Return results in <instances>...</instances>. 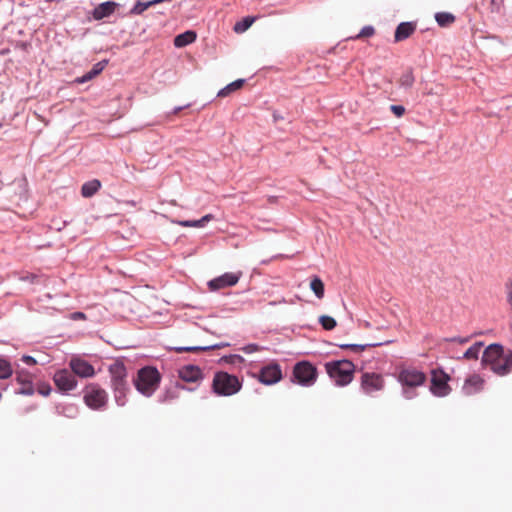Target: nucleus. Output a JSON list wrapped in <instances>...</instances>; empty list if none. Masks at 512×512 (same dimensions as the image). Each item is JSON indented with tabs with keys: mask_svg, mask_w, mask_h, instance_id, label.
<instances>
[{
	"mask_svg": "<svg viewBox=\"0 0 512 512\" xmlns=\"http://www.w3.org/2000/svg\"><path fill=\"white\" fill-rule=\"evenodd\" d=\"M414 81H415L414 75H413L412 71L409 70V71L404 72L401 75V77L399 79V84L401 87L411 88L414 84Z\"/></svg>",
	"mask_w": 512,
	"mask_h": 512,
	"instance_id": "31",
	"label": "nucleus"
},
{
	"mask_svg": "<svg viewBox=\"0 0 512 512\" xmlns=\"http://www.w3.org/2000/svg\"><path fill=\"white\" fill-rule=\"evenodd\" d=\"M161 375L155 367L141 368L134 380L136 389L144 396L150 397L159 387Z\"/></svg>",
	"mask_w": 512,
	"mask_h": 512,
	"instance_id": "3",
	"label": "nucleus"
},
{
	"mask_svg": "<svg viewBox=\"0 0 512 512\" xmlns=\"http://www.w3.org/2000/svg\"><path fill=\"white\" fill-rule=\"evenodd\" d=\"M101 188V182L98 179L85 182L81 187V195L85 198L92 197Z\"/></svg>",
	"mask_w": 512,
	"mask_h": 512,
	"instance_id": "20",
	"label": "nucleus"
},
{
	"mask_svg": "<svg viewBox=\"0 0 512 512\" xmlns=\"http://www.w3.org/2000/svg\"><path fill=\"white\" fill-rule=\"evenodd\" d=\"M375 34V29L372 26H365L361 29L359 34L355 37V39L371 37Z\"/></svg>",
	"mask_w": 512,
	"mask_h": 512,
	"instance_id": "35",
	"label": "nucleus"
},
{
	"mask_svg": "<svg viewBox=\"0 0 512 512\" xmlns=\"http://www.w3.org/2000/svg\"><path fill=\"white\" fill-rule=\"evenodd\" d=\"M54 383L60 391L68 392L76 388L77 380L73 372L66 369L57 371L53 377Z\"/></svg>",
	"mask_w": 512,
	"mask_h": 512,
	"instance_id": "13",
	"label": "nucleus"
},
{
	"mask_svg": "<svg viewBox=\"0 0 512 512\" xmlns=\"http://www.w3.org/2000/svg\"><path fill=\"white\" fill-rule=\"evenodd\" d=\"M417 28V24L415 22H402L400 23L395 30L394 33V41L401 42L409 38Z\"/></svg>",
	"mask_w": 512,
	"mask_h": 512,
	"instance_id": "16",
	"label": "nucleus"
},
{
	"mask_svg": "<svg viewBox=\"0 0 512 512\" xmlns=\"http://www.w3.org/2000/svg\"><path fill=\"white\" fill-rule=\"evenodd\" d=\"M390 110L397 117H402L405 113V108H404V106H401V105H391Z\"/></svg>",
	"mask_w": 512,
	"mask_h": 512,
	"instance_id": "37",
	"label": "nucleus"
},
{
	"mask_svg": "<svg viewBox=\"0 0 512 512\" xmlns=\"http://www.w3.org/2000/svg\"><path fill=\"white\" fill-rule=\"evenodd\" d=\"M242 276V272H227L208 282L211 291L221 290L227 287L235 286Z\"/></svg>",
	"mask_w": 512,
	"mask_h": 512,
	"instance_id": "11",
	"label": "nucleus"
},
{
	"mask_svg": "<svg viewBox=\"0 0 512 512\" xmlns=\"http://www.w3.org/2000/svg\"><path fill=\"white\" fill-rule=\"evenodd\" d=\"M196 33L194 31H186L184 33H181L177 35L174 38V45L178 48L185 47L191 43H193L196 40Z\"/></svg>",
	"mask_w": 512,
	"mask_h": 512,
	"instance_id": "19",
	"label": "nucleus"
},
{
	"mask_svg": "<svg viewBox=\"0 0 512 512\" xmlns=\"http://www.w3.org/2000/svg\"><path fill=\"white\" fill-rule=\"evenodd\" d=\"M469 340H470L469 337H465V338H452V339H450V341H455V342H458L460 344L467 343Z\"/></svg>",
	"mask_w": 512,
	"mask_h": 512,
	"instance_id": "41",
	"label": "nucleus"
},
{
	"mask_svg": "<svg viewBox=\"0 0 512 512\" xmlns=\"http://www.w3.org/2000/svg\"><path fill=\"white\" fill-rule=\"evenodd\" d=\"M181 110H182V107H178V108H176V109L174 110V112H173V113H174V114H177V113H179Z\"/></svg>",
	"mask_w": 512,
	"mask_h": 512,
	"instance_id": "43",
	"label": "nucleus"
},
{
	"mask_svg": "<svg viewBox=\"0 0 512 512\" xmlns=\"http://www.w3.org/2000/svg\"><path fill=\"white\" fill-rule=\"evenodd\" d=\"M212 219H213V215L207 214L199 220H194V221L184 220V221H178L177 223L182 227H197V228H199V227H203L206 223H208Z\"/></svg>",
	"mask_w": 512,
	"mask_h": 512,
	"instance_id": "22",
	"label": "nucleus"
},
{
	"mask_svg": "<svg viewBox=\"0 0 512 512\" xmlns=\"http://www.w3.org/2000/svg\"><path fill=\"white\" fill-rule=\"evenodd\" d=\"M482 364L500 375H506L512 370V351H504L500 344L489 345L483 353Z\"/></svg>",
	"mask_w": 512,
	"mask_h": 512,
	"instance_id": "1",
	"label": "nucleus"
},
{
	"mask_svg": "<svg viewBox=\"0 0 512 512\" xmlns=\"http://www.w3.org/2000/svg\"><path fill=\"white\" fill-rule=\"evenodd\" d=\"M13 374V368L10 362L6 359L0 358V379H8Z\"/></svg>",
	"mask_w": 512,
	"mask_h": 512,
	"instance_id": "27",
	"label": "nucleus"
},
{
	"mask_svg": "<svg viewBox=\"0 0 512 512\" xmlns=\"http://www.w3.org/2000/svg\"><path fill=\"white\" fill-rule=\"evenodd\" d=\"M326 370L336 384L344 386L353 379L354 364L349 360L329 362L326 364Z\"/></svg>",
	"mask_w": 512,
	"mask_h": 512,
	"instance_id": "5",
	"label": "nucleus"
},
{
	"mask_svg": "<svg viewBox=\"0 0 512 512\" xmlns=\"http://www.w3.org/2000/svg\"><path fill=\"white\" fill-rule=\"evenodd\" d=\"M154 6L153 1L141 2L137 1L135 5L130 10L131 15H141L144 11H146L149 7Z\"/></svg>",
	"mask_w": 512,
	"mask_h": 512,
	"instance_id": "29",
	"label": "nucleus"
},
{
	"mask_svg": "<svg viewBox=\"0 0 512 512\" xmlns=\"http://www.w3.org/2000/svg\"><path fill=\"white\" fill-rule=\"evenodd\" d=\"M258 380L265 385H272L282 379L280 365L273 362L261 368L257 376Z\"/></svg>",
	"mask_w": 512,
	"mask_h": 512,
	"instance_id": "12",
	"label": "nucleus"
},
{
	"mask_svg": "<svg viewBox=\"0 0 512 512\" xmlns=\"http://www.w3.org/2000/svg\"><path fill=\"white\" fill-rule=\"evenodd\" d=\"M244 83H245L244 79H238V80L228 84L227 86H225L218 92V97L229 96L231 93L241 89L243 87Z\"/></svg>",
	"mask_w": 512,
	"mask_h": 512,
	"instance_id": "21",
	"label": "nucleus"
},
{
	"mask_svg": "<svg viewBox=\"0 0 512 512\" xmlns=\"http://www.w3.org/2000/svg\"><path fill=\"white\" fill-rule=\"evenodd\" d=\"M293 378L302 386H311L316 382L317 369L308 361L298 362L293 368Z\"/></svg>",
	"mask_w": 512,
	"mask_h": 512,
	"instance_id": "8",
	"label": "nucleus"
},
{
	"mask_svg": "<svg viewBox=\"0 0 512 512\" xmlns=\"http://www.w3.org/2000/svg\"><path fill=\"white\" fill-rule=\"evenodd\" d=\"M22 361L24 363H26L27 365H30V366H33V365H36L37 364V361L35 358H33L32 356H29V355H24L22 357Z\"/></svg>",
	"mask_w": 512,
	"mask_h": 512,
	"instance_id": "40",
	"label": "nucleus"
},
{
	"mask_svg": "<svg viewBox=\"0 0 512 512\" xmlns=\"http://www.w3.org/2000/svg\"><path fill=\"white\" fill-rule=\"evenodd\" d=\"M426 379L425 373L416 368H403L398 375V380L403 386V393L407 399L413 397L410 389L423 385Z\"/></svg>",
	"mask_w": 512,
	"mask_h": 512,
	"instance_id": "6",
	"label": "nucleus"
},
{
	"mask_svg": "<svg viewBox=\"0 0 512 512\" xmlns=\"http://www.w3.org/2000/svg\"><path fill=\"white\" fill-rule=\"evenodd\" d=\"M69 367L74 375L81 378H90L95 374L94 367L81 358H72L69 362Z\"/></svg>",
	"mask_w": 512,
	"mask_h": 512,
	"instance_id": "14",
	"label": "nucleus"
},
{
	"mask_svg": "<svg viewBox=\"0 0 512 512\" xmlns=\"http://www.w3.org/2000/svg\"><path fill=\"white\" fill-rule=\"evenodd\" d=\"M241 350L246 353V354H251V353H254V352H258V351H261L262 350V347H260L259 345L257 344H248L244 347L241 348Z\"/></svg>",
	"mask_w": 512,
	"mask_h": 512,
	"instance_id": "36",
	"label": "nucleus"
},
{
	"mask_svg": "<svg viewBox=\"0 0 512 512\" xmlns=\"http://www.w3.org/2000/svg\"><path fill=\"white\" fill-rule=\"evenodd\" d=\"M225 346H227V344L214 345V346H210V347H197V346H194V347H176L175 351L177 353L196 352V351H206V350H210V349L221 348V347H225Z\"/></svg>",
	"mask_w": 512,
	"mask_h": 512,
	"instance_id": "30",
	"label": "nucleus"
},
{
	"mask_svg": "<svg viewBox=\"0 0 512 512\" xmlns=\"http://www.w3.org/2000/svg\"><path fill=\"white\" fill-rule=\"evenodd\" d=\"M450 377L443 370H433L431 377V392L437 397L447 396L451 388L448 385Z\"/></svg>",
	"mask_w": 512,
	"mask_h": 512,
	"instance_id": "9",
	"label": "nucleus"
},
{
	"mask_svg": "<svg viewBox=\"0 0 512 512\" xmlns=\"http://www.w3.org/2000/svg\"><path fill=\"white\" fill-rule=\"evenodd\" d=\"M378 343L375 344H340V348L342 349H350L355 353H359L364 351L367 347H375L378 346Z\"/></svg>",
	"mask_w": 512,
	"mask_h": 512,
	"instance_id": "33",
	"label": "nucleus"
},
{
	"mask_svg": "<svg viewBox=\"0 0 512 512\" xmlns=\"http://www.w3.org/2000/svg\"><path fill=\"white\" fill-rule=\"evenodd\" d=\"M16 381L21 385L18 393L23 395H33L34 387L32 383V375L26 370L16 371Z\"/></svg>",
	"mask_w": 512,
	"mask_h": 512,
	"instance_id": "15",
	"label": "nucleus"
},
{
	"mask_svg": "<svg viewBox=\"0 0 512 512\" xmlns=\"http://www.w3.org/2000/svg\"><path fill=\"white\" fill-rule=\"evenodd\" d=\"M212 388L217 395L231 396L241 390L242 382L237 376L220 371L214 375Z\"/></svg>",
	"mask_w": 512,
	"mask_h": 512,
	"instance_id": "4",
	"label": "nucleus"
},
{
	"mask_svg": "<svg viewBox=\"0 0 512 512\" xmlns=\"http://www.w3.org/2000/svg\"><path fill=\"white\" fill-rule=\"evenodd\" d=\"M319 323L321 324L323 329L327 331L333 330L337 325L336 320L328 315H321L319 317Z\"/></svg>",
	"mask_w": 512,
	"mask_h": 512,
	"instance_id": "32",
	"label": "nucleus"
},
{
	"mask_svg": "<svg viewBox=\"0 0 512 512\" xmlns=\"http://www.w3.org/2000/svg\"><path fill=\"white\" fill-rule=\"evenodd\" d=\"M105 65H106V62L105 61H102V62H98L96 63L92 70L87 72L85 75H83L80 79H79V82L80 83H84L86 81H89L91 80L92 78H94L95 76H97L98 74H100L103 69L105 68Z\"/></svg>",
	"mask_w": 512,
	"mask_h": 512,
	"instance_id": "24",
	"label": "nucleus"
},
{
	"mask_svg": "<svg viewBox=\"0 0 512 512\" xmlns=\"http://www.w3.org/2000/svg\"><path fill=\"white\" fill-rule=\"evenodd\" d=\"M506 289H507V301L512 309V283H507L506 284Z\"/></svg>",
	"mask_w": 512,
	"mask_h": 512,
	"instance_id": "39",
	"label": "nucleus"
},
{
	"mask_svg": "<svg viewBox=\"0 0 512 512\" xmlns=\"http://www.w3.org/2000/svg\"><path fill=\"white\" fill-rule=\"evenodd\" d=\"M310 288L318 299L324 297V283L318 276H314L311 279Z\"/></svg>",
	"mask_w": 512,
	"mask_h": 512,
	"instance_id": "25",
	"label": "nucleus"
},
{
	"mask_svg": "<svg viewBox=\"0 0 512 512\" xmlns=\"http://www.w3.org/2000/svg\"><path fill=\"white\" fill-rule=\"evenodd\" d=\"M179 377L185 382H197L202 379V371L194 365H187L179 369Z\"/></svg>",
	"mask_w": 512,
	"mask_h": 512,
	"instance_id": "17",
	"label": "nucleus"
},
{
	"mask_svg": "<svg viewBox=\"0 0 512 512\" xmlns=\"http://www.w3.org/2000/svg\"><path fill=\"white\" fill-rule=\"evenodd\" d=\"M482 347L483 342H476L466 350V352L463 355V358L467 360H477Z\"/></svg>",
	"mask_w": 512,
	"mask_h": 512,
	"instance_id": "26",
	"label": "nucleus"
},
{
	"mask_svg": "<svg viewBox=\"0 0 512 512\" xmlns=\"http://www.w3.org/2000/svg\"><path fill=\"white\" fill-rule=\"evenodd\" d=\"M361 389L365 394L372 395L384 388V379L377 373H363L360 381Z\"/></svg>",
	"mask_w": 512,
	"mask_h": 512,
	"instance_id": "10",
	"label": "nucleus"
},
{
	"mask_svg": "<svg viewBox=\"0 0 512 512\" xmlns=\"http://www.w3.org/2000/svg\"><path fill=\"white\" fill-rule=\"evenodd\" d=\"M118 6L115 2H103L99 4L95 9L93 10V17L96 20H101L105 17L110 16L114 13L116 7Z\"/></svg>",
	"mask_w": 512,
	"mask_h": 512,
	"instance_id": "18",
	"label": "nucleus"
},
{
	"mask_svg": "<svg viewBox=\"0 0 512 512\" xmlns=\"http://www.w3.org/2000/svg\"><path fill=\"white\" fill-rule=\"evenodd\" d=\"M84 317H85V315L81 312H77L74 314V318H84Z\"/></svg>",
	"mask_w": 512,
	"mask_h": 512,
	"instance_id": "42",
	"label": "nucleus"
},
{
	"mask_svg": "<svg viewBox=\"0 0 512 512\" xmlns=\"http://www.w3.org/2000/svg\"><path fill=\"white\" fill-rule=\"evenodd\" d=\"M255 17H245L241 22H237L234 26V31L236 33H243L247 29L251 27V25L254 23Z\"/></svg>",
	"mask_w": 512,
	"mask_h": 512,
	"instance_id": "28",
	"label": "nucleus"
},
{
	"mask_svg": "<svg viewBox=\"0 0 512 512\" xmlns=\"http://www.w3.org/2000/svg\"><path fill=\"white\" fill-rule=\"evenodd\" d=\"M84 403L93 410H100L107 404V392L98 384H89L83 390Z\"/></svg>",
	"mask_w": 512,
	"mask_h": 512,
	"instance_id": "7",
	"label": "nucleus"
},
{
	"mask_svg": "<svg viewBox=\"0 0 512 512\" xmlns=\"http://www.w3.org/2000/svg\"><path fill=\"white\" fill-rule=\"evenodd\" d=\"M109 373L115 401L119 406H124L129 391L127 369L122 361L117 360L109 366Z\"/></svg>",
	"mask_w": 512,
	"mask_h": 512,
	"instance_id": "2",
	"label": "nucleus"
},
{
	"mask_svg": "<svg viewBox=\"0 0 512 512\" xmlns=\"http://www.w3.org/2000/svg\"><path fill=\"white\" fill-rule=\"evenodd\" d=\"M435 20L441 27H447L455 22V16L448 12H438L435 14Z\"/></svg>",
	"mask_w": 512,
	"mask_h": 512,
	"instance_id": "23",
	"label": "nucleus"
},
{
	"mask_svg": "<svg viewBox=\"0 0 512 512\" xmlns=\"http://www.w3.org/2000/svg\"><path fill=\"white\" fill-rule=\"evenodd\" d=\"M482 384L483 380L479 376L474 375L466 380L464 388L466 389L467 393H471L472 391L469 389L470 386H475V390H477L480 389Z\"/></svg>",
	"mask_w": 512,
	"mask_h": 512,
	"instance_id": "34",
	"label": "nucleus"
},
{
	"mask_svg": "<svg viewBox=\"0 0 512 512\" xmlns=\"http://www.w3.org/2000/svg\"><path fill=\"white\" fill-rule=\"evenodd\" d=\"M38 392L43 396H48L51 392V387L46 383L40 384L38 387Z\"/></svg>",
	"mask_w": 512,
	"mask_h": 512,
	"instance_id": "38",
	"label": "nucleus"
}]
</instances>
